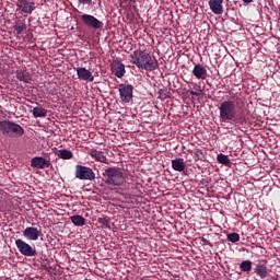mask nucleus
Instances as JSON below:
<instances>
[{"label":"nucleus","mask_w":280,"mask_h":280,"mask_svg":"<svg viewBox=\"0 0 280 280\" xmlns=\"http://www.w3.org/2000/svg\"><path fill=\"white\" fill-rule=\"evenodd\" d=\"M255 273L257 277H260V279H266L268 277V267H266V265L257 264Z\"/></svg>","instance_id":"aec40b11"},{"label":"nucleus","mask_w":280,"mask_h":280,"mask_svg":"<svg viewBox=\"0 0 280 280\" xmlns=\"http://www.w3.org/2000/svg\"><path fill=\"white\" fill-rule=\"evenodd\" d=\"M33 117L38 118V117H47V109L43 107H34L33 108Z\"/></svg>","instance_id":"b1692460"},{"label":"nucleus","mask_w":280,"mask_h":280,"mask_svg":"<svg viewBox=\"0 0 280 280\" xmlns=\"http://www.w3.org/2000/svg\"><path fill=\"white\" fill-rule=\"evenodd\" d=\"M112 73H114L116 78H124V75H126V66L121 63V61H114L112 63Z\"/></svg>","instance_id":"4468645a"},{"label":"nucleus","mask_w":280,"mask_h":280,"mask_svg":"<svg viewBox=\"0 0 280 280\" xmlns=\"http://www.w3.org/2000/svg\"><path fill=\"white\" fill-rule=\"evenodd\" d=\"M91 159L96 160L98 163H108V159L102 151L92 150L89 152Z\"/></svg>","instance_id":"f3484780"},{"label":"nucleus","mask_w":280,"mask_h":280,"mask_svg":"<svg viewBox=\"0 0 280 280\" xmlns=\"http://www.w3.org/2000/svg\"><path fill=\"white\" fill-rule=\"evenodd\" d=\"M23 235L26 237V240H30L31 242H36V240L40 237V231L38 230V228L30 226L23 231Z\"/></svg>","instance_id":"ddd939ff"},{"label":"nucleus","mask_w":280,"mask_h":280,"mask_svg":"<svg viewBox=\"0 0 280 280\" xmlns=\"http://www.w3.org/2000/svg\"><path fill=\"white\" fill-rule=\"evenodd\" d=\"M70 220L74 226H84L86 224V219L80 214L72 215Z\"/></svg>","instance_id":"412c9836"},{"label":"nucleus","mask_w":280,"mask_h":280,"mask_svg":"<svg viewBox=\"0 0 280 280\" xmlns=\"http://www.w3.org/2000/svg\"><path fill=\"white\" fill-rule=\"evenodd\" d=\"M224 0H209L208 5L213 14H222L224 12Z\"/></svg>","instance_id":"f8f14e48"},{"label":"nucleus","mask_w":280,"mask_h":280,"mask_svg":"<svg viewBox=\"0 0 280 280\" xmlns=\"http://www.w3.org/2000/svg\"><path fill=\"white\" fill-rule=\"evenodd\" d=\"M13 27L19 36L20 34H23L25 30H27L25 22H16Z\"/></svg>","instance_id":"393cba45"},{"label":"nucleus","mask_w":280,"mask_h":280,"mask_svg":"<svg viewBox=\"0 0 280 280\" xmlns=\"http://www.w3.org/2000/svg\"><path fill=\"white\" fill-rule=\"evenodd\" d=\"M201 156H202V151L197 150L194 155V159H195V161H200L202 159Z\"/></svg>","instance_id":"c756f323"},{"label":"nucleus","mask_w":280,"mask_h":280,"mask_svg":"<svg viewBox=\"0 0 280 280\" xmlns=\"http://www.w3.org/2000/svg\"><path fill=\"white\" fill-rule=\"evenodd\" d=\"M77 75L79 80H83L84 82H93L95 80L93 72L82 67L77 68Z\"/></svg>","instance_id":"9b49d317"},{"label":"nucleus","mask_w":280,"mask_h":280,"mask_svg":"<svg viewBox=\"0 0 280 280\" xmlns=\"http://www.w3.org/2000/svg\"><path fill=\"white\" fill-rule=\"evenodd\" d=\"M57 156L59 159H62L63 161H69L71 159H73V152H71L70 150H67V149H61V150H59Z\"/></svg>","instance_id":"4be33fe9"},{"label":"nucleus","mask_w":280,"mask_h":280,"mask_svg":"<svg viewBox=\"0 0 280 280\" xmlns=\"http://www.w3.org/2000/svg\"><path fill=\"white\" fill-rule=\"evenodd\" d=\"M75 178L79 180H95L93 168L78 164L75 166Z\"/></svg>","instance_id":"0eeeda50"},{"label":"nucleus","mask_w":280,"mask_h":280,"mask_svg":"<svg viewBox=\"0 0 280 280\" xmlns=\"http://www.w3.org/2000/svg\"><path fill=\"white\" fill-rule=\"evenodd\" d=\"M81 21H83L84 25L93 30H102V27H104V22L91 14L81 15Z\"/></svg>","instance_id":"6e6552de"},{"label":"nucleus","mask_w":280,"mask_h":280,"mask_svg":"<svg viewBox=\"0 0 280 280\" xmlns=\"http://www.w3.org/2000/svg\"><path fill=\"white\" fill-rule=\"evenodd\" d=\"M167 97H170V95H167V92H165L164 90L159 91V100H167Z\"/></svg>","instance_id":"c85d7f7f"},{"label":"nucleus","mask_w":280,"mask_h":280,"mask_svg":"<svg viewBox=\"0 0 280 280\" xmlns=\"http://www.w3.org/2000/svg\"><path fill=\"white\" fill-rule=\"evenodd\" d=\"M131 3H135L137 0H129Z\"/></svg>","instance_id":"72a5a7b5"},{"label":"nucleus","mask_w":280,"mask_h":280,"mask_svg":"<svg viewBox=\"0 0 280 280\" xmlns=\"http://www.w3.org/2000/svg\"><path fill=\"white\" fill-rule=\"evenodd\" d=\"M1 65H2V63H1V61H0V67H1Z\"/></svg>","instance_id":"c9c22d12"},{"label":"nucleus","mask_w":280,"mask_h":280,"mask_svg":"<svg viewBox=\"0 0 280 280\" xmlns=\"http://www.w3.org/2000/svg\"><path fill=\"white\" fill-rule=\"evenodd\" d=\"M243 3H246L248 5V3H253V0H242Z\"/></svg>","instance_id":"473e14b6"},{"label":"nucleus","mask_w":280,"mask_h":280,"mask_svg":"<svg viewBox=\"0 0 280 280\" xmlns=\"http://www.w3.org/2000/svg\"><path fill=\"white\" fill-rule=\"evenodd\" d=\"M217 161L218 163H221V165H231V160L229 159V155H224L222 153L217 156Z\"/></svg>","instance_id":"a878e982"},{"label":"nucleus","mask_w":280,"mask_h":280,"mask_svg":"<svg viewBox=\"0 0 280 280\" xmlns=\"http://www.w3.org/2000/svg\"><path fill=\"white\" fill-rule=\"evenodd\" d=\"M98 224H102L105 229H110V221L106 218H98L97 220Z\"/></svg>","instance_id":"cd10ccee"},{"label":"nucleus","mask_w":280,"mask_h":280,"mask_svg":"<svg viewBox=\"0 0 280 280\" xmlns=\"http://www.w3.org/2000/svg\"><path fill=\"white\" fill-rule=\"evenodd\" d=\"M219 121L221 124H244L246 117L237 113V106L234 101H223L219 105Z\"/></svg>","instance_id":"f257e3e1"},{"label":"nucleus","mask_w":280,"mask_h":280,"mask_svg":"<svg viewBox=\"0 0 280 280\" xmlns=\"http://www.w3.org/2000/svg\"><path fill=\"white\" fill-rule=\"evenodd\" d=\"M201 242H202L203 246H211V242H209V240H207L205 237L201 238Z\"/></svg>","instance_id":"2f4dec72"},{"label":"nucleus","mask_w":280,"mask_h":280,"mask_svg":"<svg viewBox=\"0 0 280 280\" xmlns=\"http://www.w3.org/2000/svg\"><path fill=\"white\" fill-rule=\"evenodd\" d=\"M207 68L205 66L197 63L192 69V75L197 78V80H207Z\"/></svg>","instance_id":"2eb2a0df"},{"label":"nucleus","mask_w":280,"mask_h":280,"mask_svg":"<svg viewBox=\"0 0 280 280\" xmlns=\"http://www.w3.org/2000/svg\"><path fill=\"white\" fill-rule=\"evenodd\" d=\"M191 86H192V90H189L188 93L190 95H194L195 97H200V95H203L205 93V88H202V85L199 83H196V82H191L190 83Z\"/></svg>","instance_id":"dca6fc26"},{"label":"nucleus","mask_w":280,"mask_h":280,"mask_svg":"<svg viewBox=\"0 0 280 280\" xmlns=\"http://www.w3.org/2000/svg\"><path fill=\"white\" fill-rule=\"evenodd\" d=\"M235 100H236V102H237V101L240 100V97H236Z\"/></svg>","instance_id":"f704fd0d"},{"label":"nucleus","mask_w":280,"mask_h":280,"mask_svg":"<svg viewBox=\"0 0 280 280\" xmlns=\"http://www.w3.org/2000/svg\"><path fill=\"white\" fill-rule=\"evenodd\" d=\"M118 92L121 102H124L125 104H130V102H132L135 86H132L131 84L121 83L118 85Z\"/></svg>","instance_id":"423d86ee"},{"label":"nucleus","mask_w":280,"mask_h":280,"mask_svg":"<svg viewBox=\"0 0 280 280\" xmlns=\"http://www.w3.org/2000/svg\"><path fill=\"white\" fill-rule=\"evenodd\" d=\"M130 58L132 65H136L138 69H143L144 71H156L159 69V60L149 52L136 50L130 55Z\"/></svg>","instance_id":"f03ea898"},{"label":"nucleus","mask_w":280,"mask_h":280,"mask_svg":"<svg viewBox=\"0 0 280 280\" xmlns=\"http://www.w3.org/2000/svg\"><path fill=\"white\" fill-rule=\"evenodd\" d=\"M103 180L105 185H110L112 187H121L126 183V174L119 167H107L103 172Z\"/></svg>","instance_id":"7ed1b4c3"},{"label":"nucleus","mask_w":280,"mask_h":280,"mask_svg":"<svg viewBox=\"0 0 280 280\" xmlns=\"http://www.w3.org/2000/svg\"><path fill=\"white\" fill-rule=\"evenodd\" d=\"M15 246L19 253L24 257H36V255H38V252H36V247H33L27 242L21 238L15 240Z\"/></svg>","instance_id":"39448f33"},{"label":"nucleus","mask_w":280,"mask_h":280,"mask_svg":"<svg viewBox=\"0 0 280 280\" xmlns=\"http://www.w3.org/2000/svg\"><path fill=\"white\" fill-rule=\"evenodd\" d=\"M172 167L175 172H185V160L180 158L172 160Z\"/></svg>","instance_id":"6ab92c4d"},{"label":"nucleus","mask_w":280,"mask_h":280,"mask_svg":"<svg viewBox=\"0 0 280 280\" xmlns=\"http://www.w3.org/2000/svg\"><path fill=\"white\" fill-rule=\"evenodd\" d=\"M240 268L242 270V272H250V270H253V261L250 260H243L240 264Z\"/></svg>","instance_id":"5701e85b"},{"label":"nucleus","mask_w":280,"mask_h":280,"mask_svg":"<svg viewBox=\"0 0 280 280\" xmlns=\"http://www.w3.org/2000/svg\"><path fill=\"white\" fill-rule=\"evenodd\" d=\"M16 78L20 82H24L25 84H30V82H32V75H30V72L25 70H18Z\"/></svg>","instance_id":"a211bd4d"},{"label":"nucleus","mask_w":280,"mask_h":280,"mask_svg":"<svg viewBox=\"0 0 280 280\" xmlns=\"http://www.w3.org/2000/svg\"><path fill=\"white\" fill-rule=\"evenodd\" d=\"M31 167L45 170V167H51V162L43 156H35L31 160Z\"/></svg>","instance_id":"9d476101"},{"label":"nucleus","mask_w":280,"mask_h":280,"mask_svg":"<svg viewBox=\"0 0 280 280\" xmlns=\"http://www.w3.org/2000/svg\"><path fill=\"white\" fill-rule=\"evenodd\" d=\"M82 5H91L93 0H78Z\"/></svg>","instance_id":"7c9ffc66"},{"label":"nucleus","mask_w":280,"mask_h":280,"mask_svg":"<svg viewBox=\"0 0 280 280\" xmlns=\"http://www.w3.org/2000/svg\"><path fill=\"white\" fill-rule=\"evenodd\" d=\"M229 242H232V244H237L240 242V234L237 233H230L228 234Z\"/></svg>","instance_id":"bb28decb"},{"label":"nucleus","mask_w":280,"mask_h":280,"mask_svg":"<svg viewBox=\"0 0 280 280\" xmlns=\"http://www.w3.org/2000/svg\"><path fill=\"white\" fill-rule=\"evenodd\" d=\"M18 10H21L24 14H32L36 10V3L34 0H19L16 3Z\"/></svg>","instance_id":"1a4fd4ad"},{"label":"nucleus","mask_w":280,"mask_h":280,"mask_svg":"<svg viewBox=\"0 0 280 280\" xmlns=\"http://www.w3.org/2000/svg\"><path fill=\"white\" fill-rule=\"evenodd\" d=\"M0 132L4 137H13L16 139V137H23L25 135V129L12 120H2L0 121Z\"/></svg>","instance_id":"20e7f679"}]
</instances>
